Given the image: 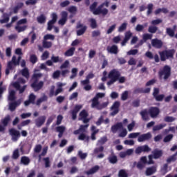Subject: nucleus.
<instances>
[{"label": "nucleus", "instance_id": "1", "mask_svg": "<svg viewBox=\"0 0 177 177\" xmlns=\"http://www.w3.org/2000/svg\"><path fill=\"white\" fill-rule=\"evenodd\" d=\"M42 76L43 75L41 73H35L33 74V75H32V84H30V87L33 88V91H35V92L40 91L44 87V82H39V78H41Z\"/></svg>", "mask_w": 177, "mask_h": 177}, {"label": "nucleus", "instance_id": "2", "mask_svg": "<svg viewBox=\"0 0 177 177\" xmlns=\"http://www.w3.org/2000/svg\"><path fill=\"white\" fill-rule=\"evenodd\" d=\"M171 75V68L168 66V65H165L164 66V67L162 68V70L159 71L158 72V77L159 78H162L165 80H168Z\"/></svg>", "mask_w": 177, "mask_h": 177}, {"label": "nucleus", "instance_id": "3", "mask_svg": "<svg viewBox=\"0 0 177 177\" xmlns=\"http://www.w3.org/2000/svg\"><path fill=\"white\" fill-rule=\"evenodd\" d=\"M174 53L175 52L174 50H163L162 52H159L160 60L162 62H165L167 59L174 58Z\"/></svg>", "mask_w": 177, "mask_h": 177}, {"label": "nucleus", "instance_id": "4", "mask_svg": "<svg viewBox=\"0 0 177 177\" xmlns=\"http://www.w3.org/2000/svg\"><path fill=\"white\" fill-rule=\"evenodd\" d=\"M107 102H103L102 104H100L99 100H97V97H93L91 100V108H95L97 110H102L107 107Z\"/></svg>", "mask_w": 177, "mask_h": 177}, {"label": "nucleus", "instance_id": "5", "mask_svg": "<svg viewBox=\"0 0 177 177\" xmlns=\"http://www.w3.org/2000/svg\"><path fill=\"white\" fill-rule=\"evenodd\" d=\"M76 29H77L76 30V35L80 37L85 34L87 30V26L81 24V22H78L76 25Z\"/></svg>", "mask_w": 177, "mask_h": 177}, {"label": "nucleus", "instance_id": "6", "mask_svg": "<svg viewBox=\"0 0 177 177\" xmlns=\"http://www.w3.org/2000/svg\"><path fill=\"white\" fill-rule=\"evenodd\" d=\"M8 132L10 133V136H11V140H12L14 142L18 141L21 137L20 131L16 130L15 129H11L8 130Z\"/></svg>", "mask_w": 177, "mask_h": 177}, {"label": "nucleus", "instance_id": "7", "mask_svg": "<svg viewBox=\"0 0 177 177\" xmlns=\"http://www.w3.org/2000/svg\"><path fill=\"white\" fill-rule=\"evenodd\" d=\"M109 13V10L107 8H103L102 6L100 4L98 7H97L96 10L93 11L94 15H102L103 16L107 15Z\"/></svg>", "mask_w": 177, "mask_h": 177}, {"label": "nucleus", "instance_id": "8", "mask_svg": "<svg viewBox=\"0 0 177 177\" xmlns=\"http://www.w3.org/2000/svg\"><path fill=\"white\" fill-rule=\"evenodd\" d=\"M151 46L156 49H160L163 46V41L160 39H152L151 40Z\"/></svg>", "mask_w": 177, "mask_h": 177}, {"label": "nucleus", "instance_id": "9", "mask_svg": "<svg viewBox=\"0 0 177 177\" xmlns=\"http://www.w3.org/2000/svg\"><path fill=\"white\" fill-rule=\"evenodd\" d=\"M88 116V113L86 110H82L79 114L78 120L82 121L83 123L87 124L89 122L90 119L87 118Z\"/></svg>", "mask_w": 177, "mask_h": 177}, {"label": "nucleus", "instance_id": "10", "mask_svg": "<svg viewBox=\"0 0 177 177\" xmlns=\"http://www.w3.org/2000/svg\"><path fill=\"white\" fill-rule=\"evenodd\" d=\"M120 76V73L116 69L111 70L108 75V77L109 79H112L115 81H118Z\"/></svg>", "mask_w": 177, "mask_h": 177}, {"label": "nucleus", "instance_id": "11", "mask_svg": "<svg viewBox=\"0 0 177 177\" xmlns=\"http://www.w3.org/2000/svg\"><path fill=\"white\" fill-rule=\"evenodd\" d=\"M160 113V110L158 107H151L149 109V114L151 118H157Z\"/></svg>", "mask_w": 177, "mask_h": 177}, {"label": "nucleus", "instance_id": "12", "mask_svg": "<svg viewBox=\"0 0 177 177\" xmlns=\"http://www.w3.org/2000/svg\"><path fill=\"white\" fill-rule=\"evenodd\" d=\"M151 149L148 145L140 146L135 150L136 154H140L142 152L149 153Z\"/></svg>", "mask_w": 177, "mask_h": 177}, {"label": "nucleus", "instance_id": "13", "mask_svg": "<svg viewBox=\"0 0 177 177\" xmlns=\"http://www.w3.org/2000/svg\"><path fill=\"white\" fill-rule=\"evenodd\" d=\"M152 138V134L150 132H148L145 134H142L138 138V142H142L145 141H149Z\"/></svg>", "mask_w": 177, "mask_h": 177}, {"label": "nucleus", "instance_id": "14", "mask_svg": "<svg viewBox=\"0 0 177 177\" xmlns=\"http://www.w3.org/2000/svg\"><path fill=\"white\" fill-rule=\"evenodd\" d=\"M106 51L107 53L112 55H118L119 53V48L118 46L113 44L112 46H107Z\"/></svg>", "mask_w": 177, "mask_h": 177}, {"label": "nucleus", "instance_id": "15", "mask_svg": "<svg viewBox=\"0 0 177 177\" xmlns=\"http://www.w3.org/2000/svg\"><path fill=\"white\" fill-rule=\"evenodd\" d=\"M68 20V12L66 11H62L61 18L58 21V24L61 26H64Z\"/></svg>", "mask_w": 177, "mask_h": 177}, {"label": "nucleus", "instance_id": "16", "mask_svg": "<svg viewBox=\"0 0 177 177\" xmlns=\"http://www.w3.org/2000/svg\"><path fill=\"white\" fill-rule=\"evenodd\" d=\"M8 66V68H14L17 66H19L20 64L19 63V61H17L16 56H12V59H11L10 62H8V64H7Z\"/></svg>", "mask_w": 177, "mask_h": 177}, {"label": "nucleus", "instance_id": "17", "mask_svg": "<svg viewBox=\"0 0 177 177\" xmlns=\"http://www.w3.org/2000/svg\"><path fill=\"white\" fill-rule=\"evenodd\" d=\"M82 105H76L74 109L71 111V117L73 120H75L77 119V115L78 112L82 109Z\"/></svg>", "mask_w": 177, "mask_h": 177}, {"label": "nucleus", "instance_id": "18", "mask_svg": "<svg viewBox=\"0 0 177 177\" xmlns=\"http://www.w3.org/2000/svg\"><path fill=\"white\" fill-rule=\"evenodd\" d=\"M0 12L3 13V15H1L3 19H0V24H3L8 23L10 20L9 14H7V12H4V10H0Z\"/></svg>", "mask_w": 177, "mask_h": 177}, {"label": "nucleus", "instance_id": "19", "mask_svg": "<svg viewBox=\"0 0 177 177\" xmlns=\"http://www.w3.org/2000/svg\"><path fill=\"white\" fill-rule=\"evenodd\" d=\"M140 115L143 121H149L150 120L149 113L147 109H144L140 112Z\"/></svg>", "mask_w": 177, "mask_h": 177}, {"label": "nucleus", "instance_id": "20", "mask_svg": "<svg viewBox=\"0 0 177 177\" xmlns=\"http://www.w3.org/2000/svg\"><path fill=\"white\" fill-rule=\"evenodd\" d=\"M46 120V118L44 115L39 117L38 119H36V120H35L36 127H37V128H40L45 123Z\"/></svg>", "mask_w": 177, "mask_h": 177}, {"label": "nucleus", "instance_id": "21", "mask_svg": "<svg viewBox=\"0 0 177 177\" xmlns=\"http://www.w3.org/2000/svg\"><path fill=\"white\" fill-rule=\"evenodd\" d=\"M12 86H14V88H15V89H17V91H19V94L24 93V91H26V89L27 88L26 85H25V86H22V88H21L20 84L17 82H14V84H12Z\"/></svg>", "mask_w": 177, "mask_h": 177}, {"label": "nucleus", "instance_id": "22", "mask_svg": "<svg viewBox=\"0 0 177 177\" xmlns=\"http://www.w3.org/2000/svg\"><path fill=\"white\" fill-rule=\"evenodd\" d=\"M31 150V147H29L28 145H24L21 146L19 148V151H21V154H28Z\"/></svg>", "mask_w": 177, "mask_h": 177}, {"label": "nucleus", "instance_id": "23", "mask_svg": "<svg viewBox=\"0 0 177 177\" xmlns=\"http://www.w3.org/2000/svg\"><path fill=\"white\" fill-rule=\"evenodd\" d=\"M151 92V88H146L144 89V88H137L134 89L133 93L134 94H140V93H149Z\"/></svg>", "mask_w": 177, "mask_h": 177}, {"label": "nucleus", "instance_id": "24", "mask_svg": "<svg viewBox=\"0 0 177 177\" xmlns=\"http://www.w3.org/2000/svg\"><path fill=\"white\" fill-rule=\"evenodd\" d=\"M35 100H36V96L33 93L29 95L28 100L25 101V102H24L25 106H28L30 104H35Z\"/></svg>", "mask_w": 177, "mask_h": 177}, {"label": "nucleus", "instance_id": "25", "mask_svg": "<svg viewBox=\"0 0 177 177\" xmlns=\"http://www.w3.org/2000/svg\"><path fill=\"white\" fill-rule=\"evenodd\" d=\"M123 129V124L122 122H118L115 125H113L111 127V131L112 133H115L119 129Z\"/></svg>", "mask_w": 177, "mask_h": 177}, {"label": "nucleus", "instance_id": "26", "mask_svg": "<svg viewBox=\"0 0 177 177\" xmlns=\"http://www.w3.org/2000/svg\"><path fill=\"white\" fill-rule=\"evenodd\" d=\"M152 154L153 159H159L162 156L163 151L162 150H158V149H156L152 151Z\"/></svg>", "mask_w": 177, "mask_h": 177}, {"label": "nucleus", "instance_id": "27", "mask_svg": "<svg viewBox=\"0 0 177 177\" xmlns=\"http://www.w3.org/2000/svg\"><path fill=\"white\" fill-rule=\"evenodd\" d=\"M157 171V166H152L147 168L145 171L146 176H151Z\"/></svg>", "mask_w": 177, "mask_h": 177}, {"label": "nucleus", "instance_id": "28", "mask_svg": "<svg viewBox=\"0 0 177 177\" xmlns=\"http://www.w3.org/2000/svg\"><path fill=\"white\" fill-rule=\"evenodd\" d=\"M107 160L109 163L115 165L118 162V159L117 156H115L114 153L111 154L108 158Z\"/></svg>", "mask_w": 177, "mask_h": 177}, {"label": "nucleus", "instance_id": "29", "mask_svg": "<svg viewBox=\"0 0 177 177\" xmlns=\"http://www.w3.org/2000/svg\"><path fill=\"white\" fill-rule=\"evenodd\" d=\"M94 77H95L94 74H93V73L88 74L87 76L86 77V80L81 81V84L82 85H86V84H90V80L93 79Z\"/></svg>", "mask_w": 177, "mask_h": 177}, {"label": "nucleus", "instance_id": "30", "mask_svg": "<svg viewBox=\"0 0 177 177\" xmlns=\"http://www.w3.org/2000/svg\"><path fill=\"white\" fill-rule=\"evenodd\" d=\"M21 104V101L18 100L17 102H14L12 103H10V106L8 107V109L11 111V112L15 111L16 108Z\"/></svg>", "mask_w": 177, "mask_h": 177}, {"label": "nucleus", "instance_id": "31", "mask_svg": "<svg viewBox=\"0 0 177 177\" xmlns=\"http://www.w3.org/2000/svg\"><path fill=\"white\" fill-rule=\"evenodd\" d=\"M75 52V47H70L65 53L64 56L66 57H72L74 55Z\"/></svg>", "mask_w": 177, "mask_h": 177}, {"label": "nucleus", "instance_id": "32", "mask_svg": "<svg viewBox=\"0 0 177 177\" xmlns=\"http://www.w3.org/2000/svg\"><path fill=\"white\" fill-rule=\"evenodd\" d=\"M100 169V167L98 165H95V167L91 168L88 171H86V174L92 175L97 172Z\"/></svg>", "mask_w": 177, "mask_h": 177}, {"label": "nucleus", "instance_id": "33", "mask_svg": "<svg viewBox=\"0 0 177 177\" xmlns=\"http://www.w3.org/2000/svg\"><path fill=\"white\" fill-rule=\"evenodd\" d=\"M88 23H90V27L92 29H95L97 27V24L96 19L95 18H89Z\"/></svg>", "mask_w": 177, "mask_h": 177}, {"label": "nucleus", "instance_id": "34", "mask_svg": "<svg viewBox=\"0 0 177 177\" xmlns=\"http://www.w3.org/2000/svg\"><path fill=\"white\" fill-rule=\"evenodd\" d=\"M10 120H11L10 116L9 115H7V116H6L4 119L1 120V124H3V126L7 127L9 122H10Z\"/></svg>", "mask_w": 177, "mask_h": 177}, {"label": "nucleus", "instance_id": "35", "mask_svg": "<svg viewBox=\"0 0 177 177\" xmlns=\"http://www.w3.org/2000/svg\"><path fill=\"white\" fill-rule=\"evenodd\" d=\"M166 34L170 37H174L175 30L174 29H171V28H166Z\"/></svg>", "mask_w": 177, "mask_h": 177}, {"label": "nucleus", "instance_id": "36", "mask_svg": "<svg viewBox=\"0 0 177 177\" xmlns=\"http://www.w3.org/2000/svg\"><path fill=\"white\" fill-rule=\"evenodd\" d=\"M27 25H24V26H20V25H16L15 30H17L18 32H24L27 29Z\"/></svg>", "mask_w": 177, "mask_h": 177}, {"label": "nucleus", "instance_id": "37", "mask_svg": "<svg viewBox=\"0 0 177 177\" xmlns=\"http://www.w3.org/2000/svg\"><path fill=\"white\" fill-rule=\"evenodd\" d=\"M30 162V159L27 156H22L21 158V163L24 164V165H28Z\"/></svg>", "mask_w": 177, "mask_h": 177}, {"label": "nucleus", "instance_id": "38", "mask_svg": "<svg viewBox=\"0 0 177 177\" xmlns=\"http://www.w3.org/2000/svg\"><path fill=\"white\" fill-rule=\"evenodd\" d=\"M46 21V17L44 16V14H41V15L37 17V23L40 24H44Z\"/></svg>", "mask_w": 177, "mask_h": 177}, {"label": "nucleus", "instance_id": "39", "mask_svg": "<svg viewBox=\"0 0 177 177\" xmlns=\"http://www.w3.org/2000/svg\"><path fill=\"white\" fill-rule=\"evenodd\" d=\"M127 26H128V24L127 22H123V24H121L120 26H119V28L118 29V32H124V30H127Z\"/></svg>", "mask_w": 177, "mask_h": 177}, {"label": "nucleus", "instance_id": "40", "mask_svg": "<svg viewBox=\"0 0 177 177\" xmlns=\"http://www.w3.org/2000/svg\"><path fill=\"white\" fill-rule=\"evenodd\" d=\"M169 165L167 163L163 165L162 167L160 169V172L162 175H165L169 172Z\"/></svg>", "mask_w": 177, "mask_h": 177}, {"label": "nucleus", "instance_id": "41", "mask_svg": "<svg viewBox=\"0 0 177 177\" xmlns=\"http://www.w3.org/2000/svg\"><path fill=\"white\" fill-rule=\"evenodd\" d=\"M158 30V26H156L153 25L151 26H149L148 28V32L151 34H155L157 32Z\"/></svg>", "mask_w": 177, "mask_h": 177}, {"label": "nucleus", "instance_id": "42", "mask_svg": "<svg viewBox=\"0 0 177 177\" xmlns=\"http://www.w3.org/2000/svg\"><path fill=\"white\" fill-rule=\"evenodd\" d=\"M97 5H98L97 1H93V3H92V4L89 6V10L93 14L96 10Z\"/></svg>", "mask_w": 177, "mask_h": 177}, {"label": "nucleus", "instance_id": "43", "mask_svg": "<svg viewBox=\"0 0 177 177\" xmlns=\"http://www.w3.org/2000/svg\"><path fill=\"white\" fill-rule=\"evenodd\" d=\"M176 118H174L172 116H165L163 118L164 122H167V123L173 122L176 121Z\"/></svg>", "mask_w": 177, "mask_h": 177}, {"label": "nucleus", "instance_id": "44", "mask_svg": "<svg viewBox=\"0 0 177 177\" xmlns=\"http://www.w3.org/2000/svg\"><path fill=\"white\" fill-rule=\"evenodd\" d=\"M22 76L25 77V78L28 79L30 77V73L27 68H25L21 71Z\"/></svg>", "mask_w": 177, "mask_h": 177}, {"label": "nucleus", "instance_id": "45", "mask_svg": "<svg viewBox=\"0 0 177 177\" xmlns=\"http://www.w3.org/2000/svg\"><path fill=\"white\" fill-rule=\"evenodd\" d=\"M47 100H48V97L44 95L41 98H40V99L37 100V101H36V105L39 106L42 102H46Z\"/></svg>", "mask_w": 177, "mask_h": 177}, {"label": "nucleus", "instance_id": "46", "mask_svg": "<svg viewBox=\"0 0 177 177\" xmlns=\"http://www.w3.org/2000/svg\"><path fill=\"white\" fill-rule=\"evenodd\" d=\"M15 94L16 92L14 90L10 91V95H8V100H10V101H15L16 100Z\"/></svg>", "mask_w": 177, "mask_h": 177}, {"label": "nucleus", "instance_id": "47", "mask_svg": "<svg viewBox=\"0 0 177 177\" xmlns=\"http://www.w3.org/2000/svg\"><path fill=\"white\" fill-rule=\"evenodd\" d=\"M51 61L53 62V63H62L63 62V59L62 58H59V57H55V56H52L50 58Z\"/></svg>", "mask_w": 177, "mask_h": 177}, {"label": "nucleus", "instance_id": "48", "mask_svg": "<svg viewBox=\"0 0 177 177\" xmlns=\"http://www.w3.org/2000/svg\"><path fill=\"white\" fill-rule=\"evenodd\" d=\"M79 140H86V142H89L90 138L88 136H86L84 133H81L78 136Z\"/></svg>", "mask_w": 177, "mask_h": 177}, {"label": "nucleus", "instance_id": "49", "mask_svg": "<svg viewBox=\"0 0 177 177\" xmlns=\"http://www.w3.org/2000/svg\"><path fill=\"white\" fill-rule=\"evenodd\" d=\"M153 4H151V3L148 4V6H147V16H149L150 15H151V13L153 12Z\"/></svg>", "mask_w": 177, "mask_h": 177}, {"label": "nucleus", "instance_id": "50", "mask_svg": "<svg viewBox=\"0 0 177 177\" xmlns=\"http://www.w3.org/2000/svg\"><path fill=\"white\" fill-rule=\"evenodd\" d=\"M77 11V7L75 6H71L68 8V12L71 14H75Z\"/></svg>", "mask_w": 177, "mask_h": 177}, {"label": "nucleus", "instance_id": "51", "mask_svg": "<svg viewBox=\"0 0 177 177\" xmlns=\"http://www.w3.org/2000/svg\"><path fill=\"white\" fill-rule=\"evenodd\" d=\"M19 156H20V154H19V149L14 150V152L12 153V159L17 160L19 158Z\"/></svg>", "mask_w": 177, "mask_h": 177}, {"label": "nucleus", "instance_id": "52", "mask_svg": "<svg viewBox=\"0 0 177 177\" xmlns=\"http://www.w3.org/2000/svg\"><path fill=\"white\" fill-rule=\"evenodd\" d=\"M52 41H46V40L43 41V48H50L52 47Z\"/></svg>", "mask_w": 177, "mask_h": 177}, {"label": "nucleus", "instance_id": "53", "mask_svg": "<svg viewBox=\"0 0 177 177\" xmlns=\"http://www.w3.org/2000/svg\"><path fill=\"white\" fill-rule=\"evenodd\" d=\"M116 24H114L113 25H111V26H109V29L106 30V34L109 35L111 34L116 28Z\"/></svg>", "mask_w": 177, "mask_h": 177}, {"label": "nucleus", "instance_id": "54", "mask_svg": "<svg viewBox=\"0 0 177 177\" xmlns=\"http://www.w3.org/2000/svg\"><path fill=\"white\" fill-rule=\"evenodd\" d=\"M166 127V124H158V125H156L155 127H153V131H160V129H163L164 127Z\"/></svg>", "mask_w": 177, "mask_h": 177}, {"label": "nucleus", "instance_id": "55", "mask_svg": "<svg viewBox=\"0 0 177 177\" xmlns=\"http://www.w3.org/2000/svg\"><path fill=\"white\" fill-rule=\"evenodd\" d=\"M174 138V135L173 134H169L165 136L163 139V142H169L172 139Z\"/></svg>", "mask_w": 177, "mask_h": 177}, {"label": "nucleus", "instance_id": "56", "mask_svg": "<svg viewBox=\"0 0 177 177\" xmlns=\"http://www.w3.org/2000/svg\"><path fill=\"white\" fill-rule=\"evenodd\" d=\"M133 33L131 32V30H128L127 32H125L124 33V39L127 41H129L130 39L132 37Z\"/></svg>", "mask_w": 177, "mask_h": 177}, {"label": "nucleus", "instance_id": "57", "mask_svg": "<svg viewBox=\"0 0 177 177\" xmlns=\"http://www.w3.org/2000/svg\"><path fill=\"white\" fill-rule=\"evenodd\" d=\"M118 177H129V175L124 169H121L118 172Z\"/></svg>", "mask_w": 177, "mask_h": 177}, {"label": "nucleus", "instance_id": "58", "mask_svg": "<svg viewBox=\"0 0 177 177\" xmlns=\"http://www.w3.org/2000/svg\"><path fill=\"white\" fill-rule=\"evenodd\" d=\"M29 60L30 61V63L35 64L37 62L38 58L35 55H30Z\"/></svg>", "mask_w": 177, "mask_h": 177}, {"label": "nucleus", "instance_id": "59", "mask_svg": "<svg viewBox=\"0 0 177 177\" xmlns=\"http://www.w3.org/2000/svg\"><path fill=\"white\" fill-rule=\"evenodd\" d=\"M135 30L136 32H141L145 30V26L144 25H140V24H138L136 25Z\"/></svg>", "mask_w": 177, "mask_h": 177}, {"label": "nucleus", "instance_id": "60", "mask_svg": "<svg viewBox=\"0 0 177 177\" xmlns=\"http://www.w3.org/2000/svg\"><path fill=\"white\" fill-rule=\"evenodd\" d=\"M129 97V92L127 91H124L121 95V100L126 101Z\"/></svg>", "mask_w": 177, "mask_h": 177}, {"label": "nucleus", "instance_id": "61", "mask_svg": "<svg viewBox=\"0 0 177 177\" xmlns=\"http://www.w3.org/2000/svg\"><path fill=\"white\" fill-rule=\"evenodd\" d=\"M70 65V62L68 60H66L59 67V69L62 70V69H64V68H68Z\"/></svg>", "mask_w": 177, "mask_h": 177}, {"label": "nucleus", "instance_id": "62", "mask_svg": "<svg viewBox=\"0 0 177 177\" xmlns=\"http://www.w3.org/2000/svg\"><path fill=\"white\" fill-rule=\"evenodd\" d=\"M41 149L42 146L41 145H36V146H35V149H33V151H35V153H39L41 152Z\"/></svg>", "mask_w": 177, "mask_h": 177}, {"label": "nucleus", "instance_id": "63", "mask_svg": "<svg viewBox=\"0 0 177 177\" xmlns=\"http://www.w3.org/2000/svg\"><path fill=\"white\" fill-rule=\"evenodd\" d=\"M104 150V147L101 146L100 147L95 148L93 151L94 154H97L98 153L103 152Z\"/></svg>", "mask_w": 177, "mask_h": 177}, {"label": "nucleus", "instance_id": "64", "mask_svg": "<svg viewBox=\"0 0 177 177\" xmlns=\"http://www.w3.org/2000/svg\"><path fill=\"white\" fill-rule=\"evenodd\" d=\"M165 95H163V94H161V95H156L155 97H153L155 100H156V101H157V102H162V101H163V100H164V98H165Z\"/></svg>", "mask_w": 177, "mask_h": 177}]
</instances>
